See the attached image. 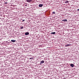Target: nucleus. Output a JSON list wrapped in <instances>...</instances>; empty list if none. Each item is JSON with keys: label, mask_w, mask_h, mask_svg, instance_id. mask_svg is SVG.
<instances>
[{"label": "nucleus", "mask_w": 79, "mask_h": 79, "mask_svg": "<svg viewBox=\"0 0 79 79\" xmlns=\"http://www.w3.org/2000/svg\"><path fill=\"white\" fill-rule=\"evenodd\" d=\"M25 21V20L23 19L22 20V22H23V21Z\"/></svg>", "instance_id": "nucleus-14"}, {"label": "nucleus", "mask_w": 79, "mask_h": 79, "mask_svg": "<svg viewBox=\"0 0 79 79\" xmlns=\"http://www.w3.org/2000/svg\"><path fill=\"white\" fill-rule=\"evenodd\" d=\"M52 14H55V12H52Z\"/></svg>", "instance_id": "nucleus-11"}, {"label": "nucleus", "mask_w": 79, "mask_h": 79, "mask_svg": "<svg viewBox=\"0 0 79 79\" xmlns=\"http://www.w3.org/2000/svg\"><path fill=\"white\" fill-rule=\"evenodd\" d=\"M68 46H69V44H68L67 45H65V47H68Z\"/></svg>", "instance_id": "nucleus-10"}, {"label": "nucleus", "mask_w": 79, "mask_h": 79, "mask_svg": "<svg viewBox=\"0 0 79 79\" xmlns=\"http://www.w3.org/2000/svg\"><path fill=\"white\" fill-rule=\"evenodd\" d=\"M68 20H67V19H64V20H62V21H64V22L65 21L66 22Z\"/></svg>", "instance_id": "nucleus-6"}, {"label": "nucleus", "mask_w": 79, "mask_h": 79, "mask_svg": "<svg viewBox=\"0 0 79 79\" xmlns=\"http://www.w3.org/2000/svg\"><path fill=\"white\" fill-rule=\"evenodd\" d=\"M77 11H79V9H77Z\"/></svg>", "instance_id": "nucleus-15"}, {"label": "nucleus", "mask_w": 79, "mask_h": 79, "mask_svg": "<svg viewBox=\"0 0 79 79\" xmlns=\"http://www.w3.org/2000/svg\"><path fill=\"white\" fill-rule=\"evenodd\" d=\"M51 34H56V33L55 32H52L51 33Z\"/></svg>", "instance_id": "nucleus-8"}, {"label": "nucleus", "mask_w": 79, "mask_h": 79, "mask_svg": "<svg viewBox=\"0 0 79 79\" xmlns=\"http://www.w3.org/2000/svg\"><path fill=\"white\" fill-rule=\"evenodd\" d=\"M5 4H7V2H5Z\"/></svg>", "instance_id": "nucleus-16"}, {"label": "nucleus", "mask_w": 79, "mask_h": 79, "mask_svg": "<svg viewBox=\"0 0 79 79\" xmlns=\"http://www.w3.org/2000/svg\"><path fill=\"white\" fill-rule=\"evenodd\" d=\"M25 34L26 35H29V32H27L25 33Z\"/></svg>", "instance_id": "nucleus-2"}, {"label": "nucleus", "mask_w": 79, "mask_h": 79, "mask_svg": "<svg viewBox=\"0 0 79 79\" xmlns=\"http://www.w3.org/2000/svg\"><path fill=\"white\" fill-rule=\"evenodd\" d=\"M70 66H71V67H72V68L74 67V64H70Z\"/></svg>", "instance_id": "nucleus-5"}, {"label": "nucleus", "mask_w": 79, "mask_h": 79, "mask_svg": "<svg viewBox=\"0 0 79 79\" xmlns=\"http://www.w3.org/2000/svg\"><path fill=\"white\" fill-rule=\"evenodd\" d=\"M39 7H42L43 6V4H40L39 5Z\"/></svg>", "instance_id": "nucleus-3"}, {"label": "nucleus", "mask_w": 79, "mask_h": 79, "mask_svg": "<svg viewBox=\"0 0 79 79\" xmlns=\"http://www.w3.org/2000/svg\"><path fill=\"white\" fill-rule=\"evenodd\" d=\"M44 63V60H42L41 61L40 63V64H42V63Z\"/></svg>", "instance_id": "nucleus-4"}, {"label": "nucleus", "mask_w": 79, "mask_h": 79, "mask_svg": "<svg viewBox=\"0 0 79 79\" xmlns=\"http://www.w3.org/2000/svg\"><path fill=\"white\" fill-rule=\"evenodd\" d=\"M32 59H34V58H30V60H32Z\"/></svg>", "instance_id": "nucleus-13"}, {"label": "nucleus", "mask_w": 79, "mask_h": 79, "mask_svg": "<svg viewBox=\"0 0 79 79\" xmlns=\"http://www.w3.org/2000/svg\"><path fill=\"white\" fill-rule=\"evenodd\" d=\"M69 3V1H68L65 2V3Z\"/></svg>", "instance_id": "nucleus-9"}, {"label": "nucleus", "mask_w": 79, "mask_h": 79, "mask_svg": "<svg viewBox=\"0 0 79 79\" xmlns=\"http://www.w3.org/2000/svg\"><path fill=\"white\" fill-rule=\"evenodd\" d=\"M32 1V0H27V2H28L29 3H30V2H31Z\"/></svg>", "instance_id": "nucleus-1"}, {"label": "nucleus", "mask_w": 79, "mask_h": 79, "mask_svg": "<svg viewBox=\"0 0 79 79\" xmlns=\"http://www.w3.org/2000/svg\"><path fill=\"white\" fill-rule=\"evenodd\" d=\"M11 42H16V40H11Z\"/></svg>", "instance_id": "nucleus-7"}, {"label": "nucleus", "mask_w": 79, "mask_h": 79, "mask_svg": "<svg viewBox=\"0 0 79 79\" xmlns=\"http://www.w3.org/2000/svg\"><path fill=\"white\" fill-rule=\"evenodd\" d=\"M23 26L21 27H20V29H23Z\"/></svg>", "instance_id": "nucleus-12"}]
</instances>
